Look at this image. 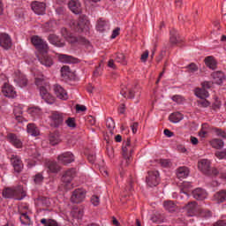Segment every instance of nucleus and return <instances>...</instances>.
Wrapping results in <instances>:
<instances>
[{
	"instance_id": "nucleus-45",
	"label": "nucleus",
	"mask_w": 226,
	"mask_h": 226,
	"mask_svg": "<svg viewBox=\"0 0 226 226\" xmlns=\"http://www.w3.org/2000/svg\"><path fill=\"white\" fill-rule=\"evenodd\" d=\"M200 216L202 218H211L212 214L211 211L207 210V209H202V207L200 208L199 214Z\"/></svg>"
},
{
	"instance_id": "nucleus-30",
	"label": "nucleus",
	"mask_w": 226,
	"mask_h": 226,
	"mask_svg": "<svg viewBox=\"0 0 226 226\" xmlns=\"http://www.w3.org/2000/svg\"><path fill=\"white\" fill-rule=\"evenodd\" d=\"M19 220L23 225H33V222L31 221V217H29L27 212H21Z\"/></svg>"
},
{
	"instance_id": "nucleus-55",
	"label": "nucleus",
	"mask_w": 226,
	"mask_h": 226,
	"mask_svg": "<svg viewBox=\"0 0 226 226\" xmlns=\"http://www.w3.org/2000/svg\"><path fill=\"white\" fill-rule=\"evenodd\" d=\"M19 213H29V206L22 204L19 207Z\"/></svg>"
},
{
	"instance_id": "nucleus-17",
	"label": "nucleus",
	"mask_w": 226,
	"mask_h": 226,
	"mask_svg": "<svg viewBox=\"0 0 226 226\" xmlns=\"http://www.w3.org/2000/svg\"><path fill=\"white\" fill-rule=\"evenodd\" d=\"M0 46L5 50L11 49V37L7 34H0Z\"/></svg>"
},
{
	"instance_id": "nucleus-47",
	"label": "nucleus",
	"mask_w": 226,
	"mask_h": 226,
	"mask_svg": "<svg viewBox=\"0 0 226 226\" xmlns=\"http://www.w3.org/2000/svg\"><path fill=\"white\" fill-rule=\"evenodd\" d=\"M42 100H44V102H46V103H49V105H52V103L56 102V99L50 94L44 95V97H42Z\"/></svg>"
},
{
	"instance_id": "nucleus-46",
	"label": "nucleus",
	"mask_w": 226,
	"mask_h": 226,
	"mask_svg": "<svg viewBox=\"0 0 226 226\" xmlns=\"http://www.w3.org/2000/svg\"><path fill=\"white\" fill-rule=\"evenodd\" d=\"M106 126L109 130L110 133H112V130H114V128H116V123L114 122V119L108 118L106 120Z\"/></svg>"
},
{
	"instance_id": "nucleus-23",
	"label": "nucleus",
	"mask_w": 226,
	"mask_h": 226,
	"mask_svg": "<svg viewBox=\"0 0 226 226\" xmlns=\"http://www.w3.org/2000/svg\"><path fill=\"white\" fill-rule=\"evenodd\" d=\"M57 57L61 63H67V64H75L79 63V59L69 56V55H64V54H58Z\"/></svg>"
},
{
	"instance_id": "nucleus-24",
	"label": "nucleus",
	"mask_w": 226,
	"mask_h": 226,
	"mask_svg": "<svg viewBox=\"0 0 226 226\" xmlns=\"http://www.w3.org/2000/svg\"><path fill=\"white\" fill-rule=\"evenodd\" d=\"M192 196L196 200H204L206 197H207V192L204 191L202 188H197L194 191H192Z\"/></svg>"
},
{
	"instance_id": "nucleus-53",
	"label": "nucleus",
	"mask_w": 226,
	"mask_h": 226,
	"mask_svg": "<svg viewBox=\"0 0 226 226\" xmlns=\"http://www.w3.org/2000/svg\"><path fill=\"white\" fill-rule=\"evenodd\" d=\"M207 128V124H202L201 130L199 132L200 137H201L202 139H204V137L207 135V130H206Z\"/></svg>"
},
{
	"instance_id": "nucleus-2",
	"label": "nucleus",
	"mask_w": 226,
	"mask_h": 226,
	"mask_svg": "<svg viewBox=\"0 0 226 226\" xmlns=\"http://www.w3.org/2000/svg\"><path fill=\"white\" fill-rule=\"evenodd\" d=\"M135 147L134 144H132L130 139H127L126 141L123 142L122 145V155L124 161L122 162V167H128L130 162H132V154H133V149Z\"/></svg>"
},
{
	"instance_id": "nucleus-35",
	"label": "nucleus",
	"mask_w": 226,
	"mask_h": 226,
	"mask_svg": "<svg viewBox=\"0 0 226 226\" xmlns=\"http://www.w3.org/2000/svg\"><path fill=\"white\" fill-rule=\"evenodd\" d=\"M169 119L171 123H179L183 119V114L179 112H175L170 115Z\"/></svg>"
},
{
	"instance_id": "nucleus-38",
	"label": "nucleus",
	"mask_w": 226,
	"mask_h": 226,
	"mask_svg": "<svg viewBox=\"0 0 226 226\" xmlns=\"http://www.w3.org/2000/svg\"><path fill=\"white\" fill-rule=\"evenodd\" d=\"M43 179H45V177H43V172L36 173L33 177V181L34 185H41L43 183Z\"/></svg>"
},
{
	"instance_id": "nucleus-21",
	"label": "nucleus",
	"mask_w": 226,
	"mask_h": 226,
	"mask_svg": "<svg viewBox=\"0 0 226 226\" xmlns=\"http://www.w3.org/2000/svg\"><path fill=\"white\" fill-rule=\"evenodd\" d=\"M14 82L19 86V87H26V86H27V79L21 72L16 74Z\"/></svg>"
},
{
	"instance_id": "nucleus-43",
	"label": "nucleus",
	"mask_w": 226,
	"mask_h": 226,
	"mask_svg": "<svg viewBox=\"0 0 226 226\" xmlns=\"http://www.w3.org/2000/svg\"><path fill=\"white\" fill-rule=\"evenodd\" d=\"M14 117L15 119L18 121V123H22L23 117H22V109L20 108H14Z\"/></svg>"
},
{
	"instance_id": "nucleus-39",
	"label": "nucleus",
	"mask_w": 226,
	"mask_h": 226,
	"mask_svg": "<svg viewBox=\"0 0 226 226\" xmlns=\"http://www.w3.org/2000/svg\"><path fill=\"white\" fill-rule=\"evenodd\" d=\"M61 75L65 80H68V79H70V76L72 75V72H70V67L63 66L61 68Z\"/></svg>"
},
{
	"instance_id": "nucleus-59",
	"label": "nucleus",
	"mask_w": 226,
	"mask_h": 226,
	"mask_svg": "<svg viewBox=\"0 0 226 226\" xmlns=\"http://www.w3.org/2000/svg\"><path fill=\"white\" fill-rule=\"evenodd\" d=\"M35 84L40 87H43V76L35 78Z\"/></svg>"
},
{
	"instance_id": "nucleus-7",
	"label": "nucleus",
	"mask_w": 226,
	"mask_h": 226,
	"mask_svg": "<svg viewBox=\"0 0 226 226\" xmlns=\"http://www.w3.org/2000/svg\"><path fill=\"white\" fill-rule=\"evenodd\" d=\"M61 34H62V36H64V38L67 40V41H70L71 43L77 42V43H80L81 45L91 47L89 41L86 39V37H83V36L75 37L72 35V34L68 32V29L66 28H62Z\"/></svg>"
},
{
	"instance_id": "nucleus-8",
	"label": "nucleus",
	"mask_w": 226,
	"mask_h": 226,
	"mask_svg": "<svg viewBox=\"0 0 226 226\" xmlns=\"http://www.w3.org/2000/svg\"><path fill=\"white\" fill-rule=\"evenodd\" d=\"M49 118L50 120V126L53 128H59L64 121V113L50 111Z\"/></svg>"
},
{
	"instance_id": "nucleus-37",
	"label": "nucleus",
	"mask_w": 226,
	"mask_h": 226,
	"mask_svg": "<svg viewBox=\"0 0 226 226\" xmlns=\"http://www.w3.org/2000/svg\"><path fill=\"white\" fill-rule=\"evenodd\" d=\"M28 114H30L33 117H40V116H41V109L39 107H32L28 109Z\"/></svg>"
},
{
	"instance_id": "nucleus-58",
	"label": "nucleus",
	"mask_w": 226,
	"mask_h": 226,
	"mask_svg": "<svg viewBox=\"0 0 226 226\" xmlns=\"http://www.w3.org/2000/svg\"><path fill=\"white\" fill-rule=\"evenodd\" d=\"M93 206H100V198L96 195L91 197Z\"/></svg>"
},
{
	"instance_id": "nucleus-18",
	"label": "nucleus",
	"mask_w": 226,
	"mask_h": 226,
	"mask_svg": "<svg viewBox=\"0 0 226 226\" xmlns=\"http://www.w3.org/2000/svg\"><path fill=\"white\" fill-rule=\"evenodd\" d=\"M68 7L72 13H75V15L82 13V5L79 0H71L68 4Z\"/></svg>"
},
{
	"instance_id": "nucleus-28",
	"label": "nucleus",
	"mask_w": 226,
	"mask_h": 226,
	"mask_svg": "<svg viewBox=\"0 0 226 226\" xmlns=\"http://www.w3.org/2000/svg\"><path fill=\"white\" fill-rule=\"evenodd\" d=\"M214 200H215V202H217L218 204H221L222 202H225L226 201V191L221 190V191L217 192L214 195Z\"/></svg>"
},
{
	"instance_id": "nucleus-15",
	"label": "nucleus",
	"mask_w": 226,
	"mask_h": 226,
	"mask_svg": "<svg viewBox=\"0 0 226 226\" xmlns=\"http://www.w3.org/2000/svg\"><path fill=\"white\" fill-rule=\"evenodd\" d=\"M185 209L189 216H197L200 211V207L197 205V202L191 201L186 205Z\"/></svg>"
},
{
	"instance_id": "nucleus-32",
	"label": "nucleus",
	"mask_w": 226,
	"mask_h": 226,
	"mask_svg": "<svg viewBox=\"0 0 226 226\" xmlns=\"http://www.w3.org/2000/svg\"><path fill=\"white\" fill-rule=\"evenodd\" d=\"M205 64H207V66L210 68V70H216V60H215V57L213 56L206 57Z\"/></svg>"
},
{
	"instance_id": "nucleus-54",
	"label": "nucleus",
	"mask_w": 226,
	"mask_h": 226,
	"mask_svg": "<svg viewBox=\"0 0 226 226\" xmlns=\"http://www.w3.org/2000/svg\"><path fill=\"white\" fill-rule=\"evenodd\" d=\"M215 156L219 160H224L226 158V149L215 152Z\"/></svg>"
},
{
	"instance_id": "nucleus-31",
	"label": "nucleus",
	"mask_w": 226,
	"mask_h": 226,
	"mask_svg": "<svg viewBox=\"0 0 226 226\" xmlns=\"http://www.w3.org/2000/svg\"><path fill=\"white\" fill-rule=\"evenodd\" d=\"M47 167L50 172H53V174H57L59 170H61V168L57 164V162L54 161H49L47 162Z\"/></svg>"
},
{
	"instance_id": "nucleus-60",
	"label": "nucleus",
	"mask_w": 226,
	"mask_h": 226,
	"mask_svg": "<svg viewBox=\"0 0 226 226\" xmlns=\"http://www.w3.org/2000/svg\"><path fill=\"white\" fill-rule=\"evenodd\" d=\"M76 110L77 112H86V110H87V108H86V106L84 105L77 104Z\"/></svg>"
},
{
	"instance_id": "nucleus-16",
	"label": "nucleus",
	"mask_w": 226,
	"mask_h": 226,
	"mask_svg": "<svg viewBox=\"0 0 226 226\" xmlns=\"http://www.w3.org/2000/svg\"><path fill=\"white\" fill-rule=\"evenodd\" d=\"M7 140L14 146V147H17V149H21L23 143L22 139L17 136V134L10 133L7 135Z\"/></svg>"
},
{
	"instance_id": "nucleus-11",
	"label": "nucleus",
	"mask_w": 226,
	"mask_h": 226,
	"mask_svg": "<svg viewBox=\"0 0 226 226\" xmlns=\"http://www.w3.org/2000/svg\"><path fill=\"white\" fill-rule=\"evenodd\" d=\"M160 183V173L158 171H148L147 177V185L153 188V186H158Z\"/></svg>"
},
{
	"instance_id": "nucleus-14",
	"label": "nucleus",
	"mask_w": 226,
	"mask_h": 226,
	"mask_svg": "<svg viewBox=\"0 0 226 226\" xmlns=\"http://www.w3.org/2000/svg\"><path fill=\"white\" fill-rule=\"evenodd\" d=\"M31 8L33 11L36 13V15H45L47 5L43 2L35 1L32 3Z\"/></svg>"
},
{
	"instance_id": "nucleus-36",
	"label": "nucleus",
	"mask_w": 226,
	"mask_h": 226,
	"mask_svg": "<svg viewBox=\"0 0 226 226\" xmlns=\"http://www.w3.org/2000/svg\"><path fill=\"white\" fill-rule=\"evenodd\" d=\"M115 61L116 63H120V64H123L124 66H125V64L128 63L126 61V56L123 53H117L115 55Z\"/></svg>"
},
{
	"instance_id": "nucleus-1",
	"label": "nucleus",
	"mask_w": 226,
	"mask_h": 226,
	"mask_svg": "<svg viewBox=\"0 0 226 226\" xmlns=\"http://www.w3.org/2000/svg\"><path fill=\"white\" fill-rule=\"evenodd\" d=\"M31 42L39 51L37 58L41 64H43V66L48 68L52 66V64H54L52 57L47 55V52H49V44H47V41H43V39L40 38V36L34 35L31 38Z\"/></svg>"
},
{
	"instance_id": "nucleus-20",
	"label": "nucleus",
	"mask_w": 226,
	"mask_h": 226,
	"mask_svg": "<svg viewBox=\"0 0 226 226\" xmlns=\"http://www.w3.org/2000/svg\"><path fill=\"white\" fill-rule=\"evenodd\" d=\"M110 29V24L109 21L99 19L96 25V30L99 31V33H105V31H109Z\"/></svg>"
},
{
	"instance_id": "nucleus-22",
	"label": "nucleus",
	"mask_w": 226,
	"mask_h": 226,
	"mask_svg": "<svg viewBox=\"0 0 226 226\" xmlns=\"http://www.w3.org/2000/svg\"><path fill=\"white\" fill-rule=\"evenodd\" d=\"M49 43L55 45V47H64V41L56 34H49L48 37Z\"/></svg>"
},
{
	"instance_id": "nucleus-29",
	"label": "nucleus",
	"mask_w": 226,
	"mask_h": 226,
	"mask_svg": "<svg viewBox=\"0 0 226 226\" xmlns=\"http://www.w3.org/2000/svg\"><path fill=\"white\" fill-rule=\"evenodd\" d=\"M27 133L32 135L33 137H38L40 135V129L34 124H27Z\"/></svg>"
},
{
	"instance_id": "nucleus-51",
	"label": "nucleus",
	"mask_w": 226,
	"mask_h": 226,
	"mask_svg": "<svg viewBox=\"0 0 226 226\" xmlns=\"http://www.w3.org/2000/svg\"><path fill=\"white\" fill-rule=\"evenodd\" d=\"M160 164L162 167H164L165 169H169V167H171L172 162L169 159H161Z\"/></svg>"
},
{
	"instance_id": "nucleus-33",
	"label": "nucleus",
	"mask_w": 226,
	"mask_h": 226,
	"mask_svg": "<svg viewBox=\"0 0 226 226\" xmlns=\"http://www.w3.org/2000/svg\"><path fill=\"white\" fill-rule=\"evenodd\" d=\"M195 94L198 98L204 99L209 96V92L206 88H196Z\"/></svg>"
},
{
	"instance_id": "nucleus-63",
	"label": "nucleus",
	"mask_w": 226,
	"mask_h": 226,
	"mask_svg": "<svg viewBox=\"0 0 226 226\" xmlns=\"http://www.w3.org/2000/svg\"><path fill=\"white\" fill-rule=\"evenodd\" d=\"M121 31V28L117 27L115 30H113L111 38L114 40V38H117L119 36V32Z\"/></svg>"
},
{
	"instance_id": "nucleus-50",
	"label": "nucleus",
	"mask_w": 226,
	"mask_h": 226,
	"mask_svg": "<svg viewBox=\"0 0 226 226\" xmlns=\"http://www.w3.org/2000/svg\"><path fill=\"white\" fill-rule=\"evenodd\" d=\"M214 133L217 135V137H222V139H226V132L219 128H214L213 130Z\"/></svg>"
},
{
	"instance_id": "nucleus-40",
	"label": "nucleus",
	"mask_w": 226,
	"mask_h": 226,
	"mask_svg": "<svg viewBox=\"0 0 226 226\" xmlns=\"http://www.w3.org/2000/svg\"><path fill=\"white\" fill-rule=\"evenodd\" d=\"M163 207L170 213L176 211V204L173 203V201H170V200L165 201L163 204Z\"/></svg>"
},
{
	"instance_id": "nucleus-49",
	"label": "nucleus",
	"mask_w": 226,
	"mask_h": 226,
	"mask_svg": "<svg viewBox=\"0 0 226 226\" xmlns=\"http://www.w3.org/2000/svg\"><path fill=\"white\" fill-rule=\"evenodd\" d=\"M151 221L154 223H162V222H163V217L159 214H155L151 217Z\"/></svg>"
},
{
	"instance_id": "nucleus-48",
	"label": "nucleus",
	"mask_w": 226,
	"mask_h": 226,
	"mask_svg": "<svg viewBox=\"0 0 226 226\" xmlns=\"http://www.w3.org/2000/svg\"><path fill=\"white\" fill-rule=\"evenodd\" d=\"M209 105H211V103L207 100H206V98L198 101V107H202L203 109H206L209 107Z\"/></svg>"
},
{
	"instance_id": "nucleus-62",
	"label": "nucleus",
	"mask_w": 226,
	"mask_h": 226,
	"mask_svg": "<svg viewBox=\"0 0 226 226\" xmlns=\"http://www.w3.org/2000/svg\"><path fill=\"white\" fill-rule=\"evenodd\" d=\"M40 93H41V98H44L49 94V92L47 91V88H45V87H40Z\"/></svg>"
},
{
	"instance_id": "nucleus-25",
	"label": "nucleus",
	"mask_w": 226,
	"mask_h": 226,
	"mask_svg": "<svg viewBox=\"0 0 226 226\" xmlns=\"http://www.w3.org/2000/svg\"><path fill=\"white\" fill-rule=\"evenodd\" d=\"M189 174L190 170L185 166H182L177 170V177H178V179H185V177H188Z\"/></svg>"
},
{
	"instance_id": "nucleus-27",
	"label": "nucleus",
	"mask_w": 226,
	"mask_h": 226,
	"mask_svg": "<svg viewBox=\"0 0 226 226\" xmlns=\"http://www.w3.org/2000/svg\"><path fill=\"white\" fill-rule=\"evenodd\" d=\"M212 77L214 79V82L219 86L223 83V80H225V74L221 71L214 72Z\"/></svg>"
},
{
	"instance_id": "nucleus-9",
	"label": "nucleus",
	"mask_w": 226,
	"mask_h": 226,
	"mask_svg": "<svg viewBox=\"0 0 226 226\" xmlns=\"http://www.w3.org/2000/svg\"><path fill=\"white\" fill-rule=\"evenodd\" d=\"M120 94L124 98H131L133 99L135 96H140V87L135 86V87H123Z\"/></svg>"
},
{
	"instance_id": "nucleus-19",
	"label": "nucleus",
	"mask_w": 226,
	"mask_h": 226,
	"mask_svg": "<svg viewBox=\"0 0 226 226\" xmlns=\"http://www.w3.org/2000/svg\"><path fill=\"white\" fill-rule=\"evenodd\" d=\"M54 93L56 98H59V100H66L68 98V93L60 85L54 86Z\"/></svg>"
},
{
	"instance_id": "nucleus-64",
	"label": "nucleus",
	"mask_w": 226,
	"mask_h": 226,
	"mask_svg": "<svg viewBox=\"0 0 226 226\" xmlns=\"http://www.w3.org/2000/svg\"><path fill=\"white\" fill-rule=\"evenodd\" d=\"M54 26V22L50 21L45 24V30L46 31H54L52 26Z\"/></svg>"
},
{
	"instance_id": "nucleus-12",
	"label": "nucleus",
	"mask_w": 226,
	"mask_h": 226,
	"mask_svg": "<svg viewBox=\"0 0 226 226\" xmlns=\"http://www.w3.org/2000/svg\"><path fill=\"white\" fill-rule=\"evenodd\" d=\"M57 160L60 163H63L64 165H68V163L75 162V156L72 152H65L58 155Z\"/></svg>"
},
{
	"instance_id": "nucleus-10",
	"label": "nucleus",
	"mask_w": 226,
	"mask_h": 226,
	"mask_svg": "<svg viewBox=\"0 0 226 226\" xmlns=\"http://www.w3.org/2000/svg\"><path fill=\"white\" fill-rule=\"evenodd\" d=\"M86 190L84 189H75L72 192L71 201L73 202V204H80V202H84L86 199Z\"/></svg>"
},
{
	"instance_id": "nucleus-56",
	"label": "nucleus",
	"mask_w": 226,
	"mask_h": 226,
	"mask_svg": "<svg viewBox=\"0 0 226 226\" xmlns=\"http://www.w3.org/2000/svg\"><path fill=\"white\" fill-rule=\"evenodd\" d=\"M171 100L176 102V103H183V102H185V98H183L181 95H174L172 96Z\"/></svg>"
},
{
	"instance_id": "nucleus-44",
	"label": "nucleus",
	"mask_w": 226,
	"mask_h": 226,
	"mask_svg": "<svg viewBox=\"0 0 226 226\" xmlns=\"http://www.w3.org/2000/svg\"><path fill=\"white\" fill-rule=\"evenodd\" d=\"M190 188H192V184L185 182L182 185L180 192L184 193L185 195H188V192H192Z\"/></svg>"
},
{
	"instance_id": "nucleus-4",
	"label": "nucleus",
	"mask_w": 226,
	"mask_h": 226,
	"mask_svg": "<svg viewBox=\"0 0 226 226\" xmlns=\"http://www.w3.org/2000/svg\"><path fill=\"white\" fill-rule=\"evenodd\" d=\"M3 197L5 199H15L16 200H22L26 197V191L22 185H19L15 189L5 188L3 191Z\"/></svg>"
},
{
	"instance_id": "nucleus-26",
	"label": "nucleus",
	"mask_w": 226,
	"mask_h": 226,
	"mask_svg": "<svg viewBox=\"0 0 226 226\" xmlns=\"http://www.w3.org/2000/svg\"><path fill=\"white\" fill-rule=\"evenodd\" d=\"M170 41L172 43V45H177L179 41H181V39L179 38V34L177 33V30L172 29L170 32Z\"/></svg>"
},
{
	"instance_id": "nucleus-42",
	"label": "nucleus",
	"mask_w": 226,
	"mask_h": 226,
	"mask_svg": "<svg viewBox=\"0 0 226 226\" xmlns=\"http://www.w3.org/2000/svg\"><path fill=\"white\" fill-rule=\"evenodd\" d=\"M211 146L215 149H222V147H223V140L220 139H214L211 141Z\"/></svg>"
},
{
	"instance_id": "nucleus-3",
	"label": "nucleus",
	"mask_w": 226,
	"mask_h": 226,
	"mask_svg": "<svg viewBox=\"0 0 226 226\" xmlns=\"http://www.w3.org/2000/svg\"><path fill=\"white\" fill-rule=\"evenodd\" d=\"M71 27L76 33H84L87 34L89 32V20L86 16H80L78 21H71Z\"/></svg>"
},
{
	"instance_id": "nucleus-6",
	"label": "nucleus",
	"mask_w": 226,
	"mask_h": 226,
	"mask_svg": "<svg viewBox=\"0 0 226 226\" xmlns=\"http://www.w3.org/2000/svg\"><path fill=\"white\" fill-rule=\"evenodd\" d=\"M0 87H2V93L7 98H15L17 92L15 88L8 84V78L4 74L0 75Z\"/></svg>"
},
{
	"instance_id": "nucleus-34",
	"label": "nucleus",
	"mask_w": 226,
	"mask_h": 226,
	"mask_svg": "<svg viewBox=\"0 0 226 226\" xmlns=\"http://www.w3.org/2000/svg\"><path fill=\"white\" fill-rule=\"evenodd\" d=\"M61 142V139H59V133L53 132L49 134V143L51 146H56Z\"/></svg>"
},
{
	"instance_id": "nucleus-41",
	"label": "nucleus",
	"mask_w": 226,
	"mask_h": 226,
	"mask_svg": "<svg viewBox=\"0 0 226 226\" xmlns=\"http://www.w3.org/2000/svg\"><path fill=\"white\" fill-rule=\"evenodd\" d=\"M38 204H40V206H43L44 207H49L50 206V199L41 196L38 199Z\"/></svg>"
},
{
	"instance_id": "nucleus-52",
	"label": "nucleus",
	"mask_w": 226,
	"mask_h": 226,
	"mask_svg": "<svg viewBox=\"0 0 226 226\" xmlns=\"http://www.w3.org/2000/svg\"><path fill=\"white\" fill-rule=\"evenodd\" d=\"M65 124L69 128H75L77 126V124H75V118L73 117H68Z\"/></svg>"
},
{
	"instance_id": "nucleus-5",
	"label": "nucleus",
	"mask_w": 226,
	"mask_h": 226,
	"mask_svg": "<svg viewBox=\"0 0 226 226\" xmlns=\"http://www.w3.org/2000/svg\"><path fill=\"white\" fill-rule=\"evenodd\" d=\"M77 171L75 169H70L64 172L62 177V185L59 186V189L63 192H68V190H72L73 185H72V181L73 177H75Z\"/></svg>"
},
{
	"instance_id": "nucleus-57",
	"label": "nucleus",
	"mask_w": 226,
	"mask_h": 226,
	"mask_svg": "<svg viewBox=\"0 0 226 226\" xmlns=\"http://www.w3.org/2000/svg\"><path fill=\"white\" fill-rule=\"evenodd\" d=\"M188 70L190 73H195V72L199 71V67H197V64L192 63L188 65Z\"/></svg>"
},
{
	"instance_id": "nucleus-61",
	"label": "nucleus",
	"mask_w": 226,
	"mask_h": 226,
	"mask_svg": "<svg viewBox=\"0 0 226 226\" xmlns=\"http://www.w3.org/2000/svg\"><path fill=\"white\" fill-rule=\"evenodd\" d=\"M149 57V51L146 50L142 55H141V61L142 63H146L147 61V58Z\"/></svg>"
},
{
	"instance_id": "nucleus-13",
	"label": "nucleus",
	"mask_w": 226,
	"mask_h": 226,
	"mask_svg": "<svg viewBox=\"0 0 226 226\" xmlns=\"http://www.w3.org/2000/svg\"><path fill=\"white\" fill-rule=\"evenodd\" d=\"M11 163L15 172H22V169H24V162H22V159H20L19 155H11Z\"/></svg>"
}]
</instances>
